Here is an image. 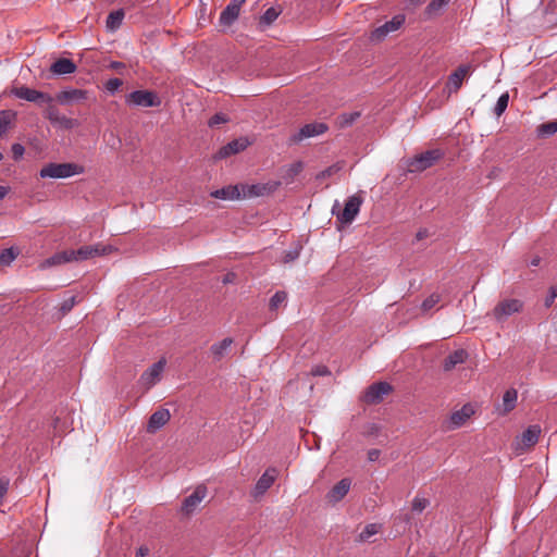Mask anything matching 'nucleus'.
<instances>
[{
	"label": "nucleus",
	"instance_id": "obj_28",
	"mask_svg": "<svg viewBox=\"0 0 557 557\" xmlns=\"http://www.w3.org/2000/svg\"><path fill=\"white\" fill-rule=\"evenodd\" d=\"M67 262H71L69 250H64V251L55 252L51 257L44 260L40 263V269L45 270V269L64 264Z\"/></svg>",
	"mask_w": 557,
	"mask_h": 557
},
{
	"label": "nucleus",
	"instance_id": "obj_51",
	"mask_svg": "<svg viewBox=\"0 0 557 557\" xmlns=\"http://www.w3.org/2000/svg\"><path fill=\"white\" fill-rule=\"evenodd\" d=\"M336 171H338V168L333 165V166H330V168L325 169L324 171H322L319 176L320 177H329L332 174H334Z\"/></svg>",
	"mask_w": 557,
	"mask_h": 557
},
{
	"label": "nucleus",
	"instance_id": "obj_12",
	"mask_svg": "<svg viewBox=\"0 0 557 557\" xmlns=\"http://www.w3.org/2000/svg\"><path fill=\"white\" fill-rule=\"evenodd\" d=\"M392 391V386L386 382H379L370 385L363 395L367 404H377L385 395Z\"/></svg>",
	"mask_w": 557,
	"mask_h": 557
},
{
	"label": "nucleus",
	"instance_id": "obj_40",
	"mask_svg": "<svg viewBox=\"0 0 557 557\" xmlns=\"http://www.w3.org/2000/svg\"><path fill=\"white\" fill-rule=\"evenodd\" d=\"M429 500L424 497H420V496H416L413 499H412V511L413 512H417V513H421L428 506H429Z\"/></svg>",
	"mask_w": 557,
	"mask_h": 557
},
{
	"label": "nucleus",
	"instance_id": "obj_5",
	"mask_svg": "<svg viewBox=\"0 0 557 557\" xmlns=\"http://www.w3.org/2000/svg\"><path fill=\"white\" fill-rule=\"evenodd\" d=\"M361 205H362V198L360 196H358V195L350 196L347 199L344 209L336 213L337 220L342 224H350L358 215ZM337 206H338V202L336 201L332 209L333 214H335V208Z\"/></svg>",
	"mask_w": 557,
	"mask_h": 557
},
{
	"label": "nucleus",
	"instance_id": "obj_36",
	"mask_svg": "<svg viewBox=\"0 0 557 557\" xmlns=\"http://www.w3.org/2000/svg\"><path fill=\"white\" fill-rule=\"evenodd\" d=\"M17 256V251L13 248H5L0 252V264L8 265L14 261Z\"/></svg>",
	"mask_w": 557,
	"mask_h": 557
},
{
	"label": "nucleus",
	"instance_id": "obj_9",
	"mask_svg": "<svg viewBox=\"0 0 557 557\" xmlns=\"http://www.w3.org/2000/svg\"><path fill=\"white\" fill-rule=\"evenodd\" d=\"M165 367V360L160 359L159 361L154 362L152 366H150L140 376V384L146 388L150 389L152 386H154L160 380L162 372Z\"/></svg>",
	"mask_w": 557,
	"mask_h": 557
},
{
	"label": "nucleus",
	"instance_id": "obj_37",
	"mask_svg": "<svg viewBox=\"0 0 557 557\" xmlns=\"http://www.w3.org/2000/svg\"><path fill=\"white\" fill-rule=\"evenodd\" d=\"M287 295L283 290L276 292L270 299V309L277 310L286 301Z\"/></svg>",
	"mask_w": 557,
	"mask_h": 557
},
{
	"label": "nucleus",
	"instance_id": "obj_8",
	"mask_svg": "<svg viewBox=\"0 0 557 557\" xmlns=\"http://www.w3.org/2000/svg\"><path fill=\"white\" fill-rule=\"evenodd\" d=\"M12 94L16 98L26 100L28 102H35V103L52 102V97L50 95L45 94L39 90H36V89H33V88H29V87H26V86H21V87L14 88L12 90Z\"/></svg>",
	"mask_w": 557,
	"mask_h": 557
},
{
	"label": "nucleus",
	"instance_id": "obj_7",
	"mask_svg": "<svg viewBox=\"0 0 557 557\" xmlns=\"http://www.w3.org/2000/svg\"><path fill=\"white\" fill-rule=\"evenodd\" d=\"M523 302L519 299H505L500 301L493 310V314L498 322H502L510 315L522 310Z\"/></svg>",
	"mask_w": 557,
	"mask_h": 557
},
{
	"label": "nucleus",
	"instance_id": "obj_11",
	"mask_svg": "<svg viewBox=\"0 0 557 557\" xmlns=\"http://www.w3.org/2000/svg\"><path fill=\"white\" fill-rule=\"evenodd\" d=\"M443 156L442 151L438 149L428 150L419 156H417L411 162L410 165L413 171H423L430 166H432L437 160Z\"/></svg>",
	"mask_w": 557,
	"mask_h": 557
},
{
	"label": "nucleus",
	"instance_id": "obj_57",
	"mask_svg": "<svg viewBox=\"0 0 557 557\" xmlns=\"http://www.w3.org/2000/svg\"><path fill=\"white\" fill-rule=\"evenodd\" d=\"M425 235H426L425 231H420V232H418V233H417V238H418V239H421V238H423Z\"/></svg>",
	"mask_w": 557,
	"mask_h": 557
},
{
	"label": "nucleus",
	"instance_id": "obj_54",
	"mask_svg": "<svg viewBox=\"0 0 557 557\" xmlns=\"http://www.w3.org/2000/svg\"><path fill=\"white\" fill-rule=\"evenodd\" d=\"M10 191L8 186L0 185V200L4 199Z\"/></svg>",
	"mask_w": 557,
	"mask_h": 557
},
{
	"label": "nucleus",
	"instance_id": "obj_45",
	"mask_svg": "<svg viewBox=\"0 0 557 557\" xmlns=\"http://www.w3.org/2000/svg\"><path fill=\"white\" fill-rule=\"evenodd\" d=\"M311 374L313 376H325V375H330L331 372L327 369V367H325V366H315L311 369Z\"/></svg>",
	"mask_w": 557,
	"mask_h": 557
},
{
	"label": "nucleus",
	"instance_id": "obj_49",
	"mask_svg": "<svg viewBox=\"0 0 557 557\" xmlns=\"http://www.w3.org/2000/svg\"><path fill=\"white\" fill-rule=\"evenodd\" d=\"M445 4H447V2H442V1H438V2H430L428 8H426V12L429 14L433 13L434 11H437V10H441L445 7Z\"/></svg>",
	"mask_w": 557,
	"mask_h": 557
},
{
	"label": "nucleus",
	"instance_id": "obj_31",
	"mask_svg": "<svg viewBox=\"0 0 557 557\" xmlns=\"http://www.w3.org/2000/svg\"><path fill=\"white\" fill-rule=\"evenodd\" d=\"M471 412L468 406H463L460 410L453 412L449 418V428L457 429L461 426L470 418Z\"/></svg>",
	"mask_w": 557,
	"mask_h": 557
},
{
	"label": "nucleus",
	"instance_id": "obj_53",
	"mask_svg": "<svg viewBox=\"0 0 557 557\" xmlns=\"http://www.w3.org/2000/svg\"><path fill=\"white\" fill-rule=\"evenodd\" d=\"M148 554H149V548L147 546H140L136 550L135 557H146V556H148Z\"/></svg>",
	"mask_w": 557,
	"mask_h": 557
},
{
	"label": "nucleus",
	"instance_id": "obj_41",
	"mask_svg": "<svg viewBox=\"0 0 557 557\" xmlns=\"http://www.w3.org/2000/svg\"><path fill=\"white\" fill-rule=\"evenodd\" d=\"M122 86V81L117 77H112L110 79L107 81L106 83V89L110 92V94H114L115 91L119 90V88Z\"/></svg>",
	"mask_w": 557,
	"mask_h": 557
},
{
	"label": "nucleus",
	"instance_id": "obj_20",
	"mask_svg": "<svg viewBox=\"0 0 557 557\" xmlns=\"http://www.w3.org/2000/svg\"><path fill=\"white\" fill-rule=\"evenodd\" d=\"M470 71L469 65H460L448 76L447 89L449 94L456 92L462 85V82Z\"/></svg>",
	"mask_w": 557,
	"mask_h": 557
},
{
	"label": "nucleus",
	"instance_id": "obj_42",
	"mask_svg": "<svg viewBox=\"0 0 557 557\" xmlns=\"http://www.w3.org/2000/svg\"><path fill=\"white\" fill-rule=\"evenodd\" d=\"M228 122V117L224 113H215L208 122L210 127Z\"/></svg>",
	"mask_w": 557,
	"mask_h": 557
},
{
	"label": "nucleus",
	"instance_id": "obj_4",
	"mask_svg": "<svg viewBox=\"0 0 557 557\" xmlns=\"http://www.w3.org/2000/svg\"><path fill=\"white\" fill-rule=\"evenodd\" d=\"M405 20L406 18L404 14H396L392 17V20L377 26L371 32L369 37L370 41L373 44L382 42L389 34L398 30L404 25Z\"/></svg>",
	"mask_w": 557,
	"mask_h": 557
},
{
	"label": "nucleus",
	"instance_id": "obj_6",
	"mask_svg": "<svg viewBox=\"0 0 557 557\" xmlns=\"http://www.w3.org/2000/svg\"><path fill=\"white\" fill-rule=\"evenodd\" d=\"M329 129V126L323 122L308 123L299 128V131L289 137V141L293 144L300 143L306 138L315 137L324 134Z\"/></svg>",
	"mask_w": 557,
	"mask_h": 557
},
{
	"label": "nucleus",
	"instance_id": "obj_17",
	"mask_svg": "<svg viewBox=\"0 0 557 557\" xmlns=\"http://www.w3.org/2000/svg\"><path fill=\"white\" fill-rule=\"evenodd\" d=\"M210 196L220 200L235 201L242 199L240 186L227 185L210 193Z\"/></svg>",
	"mask_w": 557,
	"mask_h": 557
},
{
	"label": "nucleus",
	"instance_id": "obj_16",
	"mask_svg": "<svg viewBox=\"0 0 557 557\" xmlns=\"http://www.w3.org/2000/svg\"><path fill=\"white\" fill-rule=\"evenodd\" d=\"M206 487L198 486L182 504V511L186 515L191 513L201 500L206 497Z\"/></svg>",
	"mask_w": 557,
	"mask_h": 557
},
{
	"label": "nucleus",
	"instance_id": "obj_39",
	"mask_svg": "<svg viewBox=\"0 0 557 557\" xmlns=\"http://www.w3.org/2000/svg\"><path fill=\"white\" fill-rule=\"evenodd\" d=\"M440 300H441L440 294H437V293L431 294L429 297H426L422 301V304H421L422 311L426 312V311L431 310L440 302Z\"/></svg>",
	"mask_w": 557,
	"mask_h": 557
},
{
	"label": "nucleus",
	"instance_id": "obj_2",
	"mask_svg": "<svg viewBox=\"0 0 557 557\" xmlns=\"http://www.w3.org/2000/svg\"><path fill=\"white\" fill-rule=\"evenodd\" d=\"M128 107L153 108L160 107L162 101L157 92L147 89L134 90L125 96Z\"/></svg>",
	"mask_w": 557,
	"mask_h": 557
},
{
	"label": "nucleus",
	"instance_id": "obj_56",
	"mask_svg": "<svg viewBox=\"0 0 557 557\" xmlns=\"http://www.w3.org/2000/svg\"><path fill=\"white\" fill-rule=\"evenodd\" d=\"M540 261H541V260H540V258H537V257H536V258H533V259L531 260V262H530V265H531V267H537V265L540 264Z\"/></svg>",
	"mask_w": 557,
	"mask_h": 557
},
{
	"label": "nucleus",
	"instance_id": "obj_46",
	"mask_svg": "<svg viewBox=\"0 0 557 557\" xmlns=\"http://www.w3.org/2000/svg\"><path fill=\"white\" fill-rule=\"evenodd\" d=\"M9 484H10L9 479H7V478L0 479V505L3 502L5 494L8 493Z\"/></svg>",
	"mask_w": 557,
	"mask_h": 557
},
{
	"label": "nucleus",
	"instance_id": "obj_10",
	"mask_svg": "<svg viewBox=\"0 0 557 557\" xmlns=\"http://www.w3.org/2000/svg\"><path fill=\"white\" fill-rule=\"evenodd\" d=\"M109 247L99 244L91 246H82L76 250H69L70 259L72 261H84L95 256L107 253Z\"/></svg>",
	"mask_w": 557,
	"mask_h": 557
},
{
	"label": "nucleus",
	"instance_id": "obj_13",
	"mask_svg": "<svg viewBox=\"0 0 557 557\" xmlns=\"http://www.w3.org/2000/svg\"><path fill=\"white\" fill-rule=\"evenodd\" d=\"M89 92L85 89L64 88L57 95V100L60 104L66 106L73 102H79L88 98Z\"/></svg>",
	"mask_w": 557,
	"mask_h": 557
},
{
	"label": "nucleus",
	"instance_id": "obj_27",
	"mask_svg": "<svg viewBox=\"0 0 557 557\" xmlns=\"http://www.w3.org/2000/svg\"><path fill=\"white\" fill-rule=\"evenodd\" d=\"M282 9L280 7L269 8L261 16L258 23L260 30H265L280 16Z\"/></svg>",
	"mask_w": 557,
	"mask_h": 557
},
{
	"label": "nucleus",
	"instance_id": "obj_23",
	"mask_svg": "<svg viewBox=\"0 0 557 557\" xmlns=\"http://www.w3.org/2000/svg\"><path fill=\"white\" fill-rule=\"evenodd\" d=\"M242 3L243 2H230V4L220 14V24L223 26L232 25L239 15Z\"/></svg>",
	"mask_w": 557,
	"mask_h": 557
},
{
	"label": "nucleus",
	"instance_id": "obj_19",
	"mask_svg": "<svg viewBox=\"0 0 557 557\" xmlns=\"http://www.w3.org/2000/svg\"><path fill=\"white\" fill-rule=\"evenodd\" d=\"M541 434V426L532 424L517 438L518 445L528 448L535 445Z\"/></svg>",
	"mask_w": 557,
	"mask_h": 557
},
{
	"label": "nucleus",
	"instance_id": "obj_21",
	"mask_svg": "<svg viewBox=\"0 0 557 557\" xmlns=\"http://www.w3.org/2000/svg\"><path fill=\"white\" fill-rule=\"evenodd\" d=\"M47 117L51 124L71 129L76 125V121L62 114L57 108L51 107L47 112Z\"/></svg>",
	"mask_w": 557,
	"mask_h": 557
},
{
	"label": "nucleus",
	"instance_id": "obj_50",
	"mask_svg": "<svg viewBox=\"0 0 557 557\" xmlns=\"http://www.w3.org/2000/svg\"><path fill=\"white\" fill-rule=\"evenodd\" d=\"M302 169V164L300 162L294 163L288 169V174L290 177L297 175Z\"/></svg>",
	"mask_w": 557,
	"mask_h": 557
},
{
	"label": "nucleus",
	"instance_id": "obj_43",
	"mask_svg": "<svg viewBox=\"0 0 557 557\" xmlns=\"http://www.w3.org/2000/svg\"><path fill=\"white\" fill-rule=\"evenodd\" d=\"M75 304H76V297L71 296L70 298L63 300V302L60 306V310L62 311V313H67L69 311H71L73 309Z\"/></svg>",
	"mask_w": 557,
	"mask_h": 557
},
{
	"label": "nucleus",
	"instance_id": "obj_34",
	"mask_svg": "<svg viewBox=\"0 0 557 557\" xmlns=\"http://www.w3.org/2000/svg\"><path fill=\"white\" fill-rule=\"evenodd\" d=\"M360 117V112H346L339 115L338 124L341 127L351 126Z\"/></svg>",
	"mask_w": 557,
	"mask_h": 557
},
{
	"label": "nucleus",
	"instance_id": "obj_48",
	"mask_svg": "<svg viewBox=\"0 0 557 557\" xmlns=\"http://www.w3.org/2000/svg\"><path fill=\"white\" fill-rule=\"evenodd\" d=\"M556 298H557V285L550 287L549 295L545 299V306L547 308L550 307Z\"/></svg>",
	"mask_w": 557,
	"mask_h": 557
},
{
	"label": "nucleus",
	"instance_id": "obj_33",
	"mask_svg": "<svg viewBox=\"0 0 557 557\" xmlns=\"http://www.w3.org/2000/svg\"><path fill=\"white\" fill-rule=\"evenodd\" d=\"M555 133H557V120L547 122V123H543V124L539 125L536 128V135L539 137H543V138H547V137L554 135Z\"/></svg>",
	"mask_w": 557,
	"mask_h": 557
},
{
	"label": "nucleus",
	"instance_id": "obj_18",
	"mask_svg": "<svg viewBox=\"0 0 557 557\" xmlns=\"http://www.w3.org/2000/svg\"><path fill=\"white\" fill-rule=\"evenodd\" d=\"M351 486V481L348 478L342 479L337 484H335L326 494V498L330 503H337L342 500L347 493L349 492Z\"/></svg>",
	"mask_w": 557,
	"mask_h": 557
},
{
	"label": "nucleus",
	"instance_id": "obj_47",
	"mask_svg": "<svg viewBox=\"0 0 557 557\" xmlns=\"http://www.w3.org/2000/svg\"><path fill=\"white\" fill-rule=\"evenodd\" d=\"M299 257V248L289 249L285 252L284 262L288 263L296 260Z\"/></svg>",
	"mask_w": 557,
	"mask_h": 557
},
{
	"label": "nucleus",
	"instance_id": "obj_25",
	"mask_svg": "<svg viewBox=\"0 0 557 557\" xmlns=\"http://www.w3.org/2000/svg\"><path fill=\"white\" fill-rule=\"evenodd\" d=\"M50 70L57 75L72 74L76 71V64L70 59L61 58L51 64Z\"/></svg>",
	"mask_w": 557,
	"mask_h": 557
},
{
	"label": "nucleus",
	"instance_id": "obj_35",
	"mask_svg": "<svg viewBox=\"0 0 557 557\" xmlns=\"http://www.w3.org/2000/svg\"><path fill=\"white\" fill-rule=\"evenodd\" d=\"M15 113L10 110L0 111V136L9 128Z\"/></svg>",
	"mask_w": 557,
	"mask_h": 557
},
{
	"label": "nucleus",
	"instance_id": "obj_24",
	"mask_svg": "<svg viewBox=\"0 0 557 557\" xmlns=\"http://www.w3.org/2000/svg\"><path fill=\"white\" fill-rule=\"evenodd\" d=\"M468 352L467 350L460 348V349H457L455 351H453L451 354H449L444 362H443V369L445 371H450L453 370L454 368H456L458 364H462L466 362V360L468 359Z\"/></svg>",
	"mask_w": 557,
	"mask_h": 557
},
{
	"label": "nucleus",
	"instance_id": "obj_52",
	"mask_svg": "<svg viewBox=\"0 0 557 557\" xmlns=\"http://www.w3.org/2000/svg\"><path fill=\"white\" fill-rule=\"evenodd\" d=\"M380 457V450L379 449H371L368 451V459L369 461H375Z\"/></svg>",
	"mask_w": 557,
	"mask_h": 557
},
{
	"label": "nucleus",
	"instance_id": "obj_3",
	"mask_svg": "<svg viewBox=\"0 0 557 557\" xmlns=\"http://www.w3.org/2000/svg\"><path fill=\"white\" fill-rule=\"evenodd\" d=\"M281 185L278 181H269L256 184H239L242 199H251L256 197L268 196L274 193Z\"/></svg>",
	"mask_w": 557,
	"mask_h": 557
},
{
	"label": "nucleus",
	"instance_id": "obj_38",
	"mask_svg": "<svg viewBox=\"0 0 557 557\" xmlns=\"http://www.w3.org/2000/svg\"><path fill=\"white\" fill-rule=\"evenodd\" d=\"M508 102H509V95L507 92L502 94L498 97L497 102L495 104L494 113L497 116H500L505 112V110L507 109Z\"/></svg>",
	"mask_w": 557,
	"mask_h": 557
},
{
	"label": "nucleus",
	"instance_id": "obj_29",
	"mask_svg": "<svg viewBox=\"0 0 557 557\" xmlns=\"http://www.w3.org/2000/svg\"><path fill=\"white\" fill-rule=\"evenodd\" d=\"M124 16H125V12L123 9H117L115 11H112L107 17L106 27H107L108 32H111V33L116 32L121 27Z\"/></svg>",
	"mask_w": 557,
	"mask_h": 557
},
{
	"label": "nucleus",
	"instance_id": "obj_59",
	"mask_svg": "<svg viewBox=\"0 0 557 557\" xmlns=\"http://www.w3.org/2000/svg\"><path fill=\"white\" fill-rule=\"evenodd\" d=\"M428 557H435V556L431 555V556H428Z\"/></svg>",
	"mask_w": 557,
	"mask_h": 557
},
{
	"label": "nucleus",
	"instance_id": "obj_32",
	"mask_svg": "<svg viewBox=\"0 0 557 557\" xmlns=\"http://www.w3.org/2000/svg\"><path fill=\"white\" fill-rule=\"evenodd\" d=\"M381 530V524L379 523H369L367 524L363 530L359 533L357 537V542L363 543L370 541V539L377 534Z\"/></svg>",
	"mask_w": 557,
	"mask_h": 557
},
{
	"label": "nucleus",
	"instance_id": "obj_26",
	"mask_svg": "<svg viewBox=\"0 0 557 557\" xmlns=\"http://www.w3.org/2000/svg\"><path fill=\"white\" fill-rule=\"evenodd\" d=\"M518 393L515 388H508L504 395L502 405L497 408L499 413L506 414L515 409L517 405Z\"/></svg>",
	"mask_w": 557,
	"mask_h": 557
},
{
	"label": "nucleus",
	"instance_id": "obj_30",
	"mask_svg": "<svg viewBox=\"0 0 557 557\" xmlns=\"http://www.w3.org/2000/svg\"><path fill=\"white\" fill-rule=\"evenodd\" d=\"M232 344L233 339L231 337H226L221 342L213 344L210 348L213 359L216 361L221 360L227 354Z\"/></svg>",
	"mask_w": 557,
	"mask_h": 557
},
{
	"label": "nucleus",
	"instance_id": "obj_14",
	"mask_svg": "<svg viewBox=\"0 0 557 557\" xmlns=\"http://www.w3.org/2000/svg\"><path fill=\"white\" fill-rule=\"evenodd\" d=\"M277 475V470L275 468H269L264 471V473L257 481L252 495L255 497H259L263 495L274 483Z\"/></svg>",
	"mask_w": 557,
	"mask_h": 557
},
{
	"label": "nucleus",
	"instance_id": "obj_58",
	"mask_svg": "<svg viewBox=\"0 0 557 557\" xmlns=\"http://www.w3.org/2000/svg\"><path fill=\"white\" fill-rule=\"evenodd\" d=\"M2 158H3V156H2V153L0 152V161L2 160Z\"/></svg>",
	"mask_w": 557,
	"mask_h": 557
},
{
	"label": "nucleus",
	"instance_id": "obj_1",
	"mask_svg": "<svg viewBox=\"0 0 557 557\" xmlns=\"http://www.w3.org/2000/svg\"><path fill=\"white\" fill-rule=\"evenodd\" d=\"M84 173V166L75 163H48L41 168V178H67Z\"/></svg>",
	"mask_w": 557,
	"mask_h": 557
},
{
	"label": "nucleus",
	"instance_id": "obj_44",
	"mask_svg": "<svg viewBox=\"0 0 557 557\" xmlns=\"http://www.w3.org/2000/svg\"><path fill=\"white\" fill-rule=\"evenodd\" d=\"M11 151L13 159L17 161L23 158L25 153V148L21 144H13L11 147Z\"/></svg>",
	"mask_w": 557,
	"mask_h": 557
},
{
	"label": "nucleus",
	"instance_id": "obj_15",
	"mask_svg": "<svg viewBox=\"0 0 557 557\" xmlns=\"http://www.w3.org/2000/svg\"><path fill=\"white\" fill-rule=\"evenodd\" d=\"M171 414L170 411L165 408H161L153 412L147 423V431L149 433H156L159 431L162 426L166 424V422L170 420Z\"/></svg>",
	"mask_w": 557,
	"mask_h": 557
},
{
	"label": "nucleus",
	"instance_id": "obj_55",
	"mask_svg": "<svg viewBox=\"0 0 557 557\" xmlns=\"http://www.w3.org/2000/svg\"><path fill=\"white\" fill-rule=\"evenodd\" d=\"M233 278H234V274H227L224 280H223V283H232L233 282Z\"/></svg>",
	"mask_w": 557,
	"mask_h": 557
},
{
	"label": "nucleus",
	"instance_id": "obj_22",
	"mask_svg": "<svg viewBox=\"0 0 557 557\" xmlns=\"http://www.w3.org/2000/svg\"><path fill=\"white\" fill-rule=\"evenodd\" d=\"M248 146V141L245 138H238L230 141L227 145L223 146L216 153V158L223 159L231 154L238 153L245 150Z\"/></svg>",
	"mask_w": 557,
	"mask_h": 557
}]
</instances>
